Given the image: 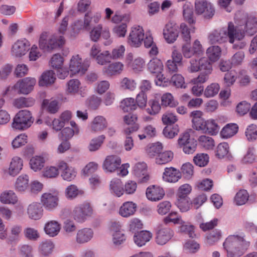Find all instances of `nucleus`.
Here are the masks:
<instances>
[{
	"label": "nucleus",
	"instance_id": "7ed1b4c3",
	"mask_svg": "<svg viewBox=\"0 0 257 257\" xmlns=\"http://www.w3.org/2000/svg\"><path fill=\"white\" fill-rule=\"evenodd\" d=\"M235 33L243 34L242 39L245 34L252 35L257 30V18L252 16H248L246 14L238 12L235 14Z\"/></svg>",
	"mask_w": 257,
	"mask_h": 257
},
{
	"label": "nucleus",
	"instance_id": "a19ab883",
	"mask_svg": "<svg viewBox=\"0 0 257 257\" xmlns=\"http://www.w3.org/2000/svg\"><path fill=\"white\" fill-rule=\"evenodd\" d=\"M200 74L196 78L192 79L191 80V83L193 84H202L206 82L209 79V75L212 73V65L206 67L201 70Z\"/></svg>",
	"mask_w": 257,
	"mask_h": 257
},
{
	"label": "nucleus",
	"instance_id": "0eeeda50",
	"mask_svg": "<svg viewBox=\"0 0 257 257\" xmlns=\"http://www.w3.org/2000/svg\"><path fill=\"white\" fill-rule=\"evenodd\" d=\"M93 210L90 203L85 202L79 204L74 208L71 214L73 219L78 223H83L91 216Z\"/></svg>",
	"mask_w": 257,
	"mask_h": 257
},
{
	"label": "nucleus",
	"instance_id": "8fccbe9b",
	"mask_svg": "<svg viewBox=\"0 0 257 257\" xmlns=\"http://www.w3.org/2000/svg\"><path fill=\"white\" fill-rule=\"evenodd\" d=\"M45 160L44 157L40 156H35L32 157L30 161V165L31 169L35 172L40 171L44 166Z\"/></svg>",
	"mask_w": 257,
	"mask_h": 257
},
{
	"label": "nucleus",
	"instance_id": "c85d7f7f",
	"mask_svg": "<svg viewBox=\"0 0 257 257\" xmlns=\"http://www.w3.org/2000/svg\"><path fill=\"white\" fill-rule=\"evenodd\" d=\"M0 202L2 204L15 205L19 202V198L12 190H6L0 194Z\"/></svg>",
	"mask_w": 257,
	"mask_h": 257
},
{
	"label": "nucleus",
	"instance_id": "7c9ffc66",
	"mask_svg": "<svg viewBox=\"0 0 257 257\" xmlns=\"http://www.w3.org/2000/svg\"><path fill=\"white\" fill-rule=\"evenodd\" d=\"M14 188L18 192L25 193L29 188V177L28 175L26 174L20 175L15 181Z\"/></svg>",
	"mask_w": 257,
	"mask_h": 257
},
{
	"label": "nucleus",
	"instance_id": "f704fd0d",
	"mask_svg": "<svg viewBox=\"0 0 257 257\" xmlns=\"http://www.w3.org/2000/svg\"><path fill=\"white\" fill-rule=\"evenodd\" d=\"M55 247L53 242L50 239L41 241L38 246L39 253L44 256H48L51 254Z\"/></svg>",
	"mask_w": 257,
	"mask_h": 257
},
{
	"label": "nucleus",
	"instance_id": "79ce46f5",
	"mask_svg": "<svg viewBox=\"0 0 257 257\" xmlns=\"http://www.w3.org/2000/svg\"><path fill=\"white\" fill-rule=\"evenodd\" d=\"M101 17V14L99 13H96L95 14H92L90 12L86 13L85 14L83 20L84 26H85L87 29L93 24L98 23Z\"/></svg>",
	"mask_w": 257,
	"mask_h": 257
},
{
	"label": "nucleus",
	"instance_id": "aec40b11",
	"mask_svg": "<svg viewBox=\"0 0 257 257\" xmlns=\"http://www.w3.org/2000/svg\"><path fill=\"white\" fill-rule=\"evenodd\" d=\"M211 63L205 57H202L199 60L192 59L189 61L187 66V71L190 73H195L201 71L211 65Z\"/></svg>",
	"mask_w": 257,
	"mask_h": 257
},
{
	"label": "nucleus",
	"instance_id": "f8f14e48",
	"mask_svg": "<svg viewBox=\"0 0 257 257\" xmlns=\"http://www.w3.org/2000/svg\"><path fill=\"white\" fill-rule=\"evenodd\" d=\"M30 45V42L25 38L17 40L12 45V55L17 58L23 57L29 51Z\"/></svg>",
	"mask_w": 257,
	"mask_h": 257
},
{
	"label": "nucleus",
	"instance_id": "0e129e2a",
	"mask_svg": "<svg viewBox=\"0 0 257 257\" xmlns=\"http://www.w3.org/2000/svg\"><path fill=\"white\" fill-rule=\"evenodd\" d=\"M80 85L81 83L78 79H71L67 83L66 91L69 94H75L78 92Z\"/></svg>",
	"mask_w": 257,
	"mask_h": 257
},
{
	"label": "nucleus",
	"instance_id": "f03ea898",
	"mask_svg": "<svg viewBox=\"0 0 257 257\" xmlns=\"http://www.w3.org/2000/svg\"><path fill=\"white\" fill-rule=\"evenodd\" d=\"M249 244L242 236L232 235L226 238L223 246L226 251L227 257H239L245 252Z\"/></svg>",
	"mask_w": 257,
	"mask_h": 257
},
{
	"label": "nucleus",
	"instance_id": "2f4dec72",
	"mask_svg": "<svg viewBox=\"0 0 257 257\" xmlns=\"http://www.w3.org/2000/svg\"><path fill=\"white\" fill-rule=\"evenodd\" d=\"M23 167V160L18 156L14 157L10 163L8 170V174L12 176L17 175L22 170Z\"/></svg>",
	"mask_w": 257,
	"mask_h": 257
},
{
	"label": "nucleus",
	"instance_id": "e2e57ef3",
	"mask_svg": "<svg viewBox=\"0 0 257 257\" xmlns=\"http://www.w3.org/2000/svg\"><path fill=\"white\" fill-rule=\"evenodd\" d=\"M42 105L44 108L51 113H56L59 109L58 101L55 99H44Z\"/></svg>",
	"mask_w": 257,
	"mask_h": 257
},
{
	"label": "nucleus",
	"instance_id": "b1692460",
	"mask_svg": "<svg viewBox=\"0 0 257 257\" xmlns=\"http://www.w3.org/2000/svg\"><path fill=\"white\" fill-rule=\"evenodd\" d=\"M181 178L180 171L173 167H166L163 173V180L169 183H176Z\"/></svg>",
	"mask_w": 257,
	"mask_h": 257
},
{
	"label": "nucleus",
	"instance_id": "680f3d73",
	"mask_svg": "<svg viewBox=\"0 0 257 257\" xmlns=\"http://www.w3.org/2000/svg\"><path fill=\"white\" fill-rule=\"evenodd\" d=\"M119 87L122 90L134 91L137 87V83L134 79L124 77L120 81Z\"/></svg>",
	"mask_w": 257,
	"mask_h": 257
},
{
	"label": "nucleus",
	"instance_id": "09e8293b",
	"mask_svg": "<svg viewBox=\"0 0 257 257\" xmlns=\"http://www.w3.org/2000/svg\"><path fill=\"white\" fill-rule=\"evenodd\" d=\"M65 197L69 200H73L76 198L78 195L83 193L82 191L79 189L77 186L74 184L68 185L64 191Z\"/></svg>",
	"mask_w": 257,
	"mask_h": 257
},
{
	"label": "nucleus",
	"instance_id": "f3484780",
	"mask_svg": "<svg viewBox=\"0 0 257 257\" xmlns=\"http://www.w3.org/2000/svg\"><path fill=\"white\" fill-rule=\"evenodd\" d=\"M36 83L35 78L26 77L18 81L14 86V88L20 93L28 94L33 89Z\"/></svg>",
	"mask_w": 257,
	"mask_h": 257
},
{
	"label": "nucleus",
	"instance_id": "a211bd4d",
	"mask_svg": "<svg viewBox=\"0 0 257 257\" xmlns=\"http://www.w3.org/2000/svg\"><path fill=\"white\" fill-rule=\"evenodd\" d=\"M121 163L119 156L115 155H108L105 158L102 168L105 172L112 173L117 170Z\"/></svg>",
	"mask_w": 257,
	"mask_h": 257
},
{
	"label": "nucleus",
	"instance_id": "4be33fe9",
	"mask_svg": "<svg viewBox=\"0 0 257 257\" xmlns=\"http://www.w3.org/2000/svg\"><path fill=\"white\" fill-rule=\"evenodd\" d=\"M107 125V121L104 116L97 115L90 123L89 129L93 133H99L104 131Z\"/></svg>",
	"mask_w": 257,
	"mask_h": 257
},
{
	"label": "nucleus",
	"instance_id": "4c0bfd02",
	"mask_svg": "<svg viewBox=\"0 0 257 257\" xmlns=\"http://www.w3.org/2000/svg\"><path fill=\"white\" fill-rule=\"evenodd\" d=\"M206 58L210 62H215L220 58L222 53L221 48L216 45L210 46L206 50Z\"/></svg>",
	"mask_w": 257,
	"mask_h": 257
},
{
	"label": "nucleus",
	"instance_id": "6ab92c4d",
	"mask_svg": "<svg viewBox=\"0 0 257 257\" xmlns=\"http://www.w3.org/2000/svg\"><path fill=\"white\" fill-rule=\"evenodd\" d=\"M178 26L174 22L168 23L163 29L164 38L168 43H173L177 39Z\"/></svg>",
	"mask_w": 257,
	"mask_h": 257
},
{
	"label": "nucleus",
	"instance_id": "49530a36",
	"mask_svg": "<svg viewBox=\"0 0 257 257\" xmlns=\"http://www.w3.org/2000/svg\"><path fill=\"white\" fill-rule=\"evenodd\" d=\"M229 150V147L227 143H221L216 148L215 156L218 159H223L225 157L229 158L230 156Z\"/></svg>",
	"mask_w": 257,
	"mask_h": 257
},
{
	"label": "nucleus",
	"instance_id": "6e6552de",
	"mask_svg": "<svg viewBox=\"0 0 257 257\" xmlns=\"http://www.w3.org/2000/svg\"><path fill=\"white\" fill-rule=\"evenodd\" d=\"M142 26L137 25L132 27L131 29L129 35L127 39V44L131 47L139 48L141 47L143 43L145 44V40L146 38V34Z\"/></svg>",
	"mask_w": 257,
	"mask_h": 257
},
{
	"label": "nucleus",
	"instance_id": "cd10ccee",
	"mask_svg": "<svg viewBox=\"0 0 257 257\" xmlns=\"http://www.w3.org/2000/svg\"><path fill=\"white\" fill-rule=\"evenodd\" d=\"M153 234L148 230H142L136 233L134 235L135 243L139 247L145 245L152 238Z\"/></svg>",
	"mask_w": 257,
	"mask_h": 257
},
{
	"label": "nucleus",
	"instance_id": "dca6fc26",
	"mask_svg": "<svg viewBox=\"0 0 257 257\" xmlns=\"http://www.w3.org/2000/svg\"><path fill=\"white\" fill-rule=\"evenodd\" d=\"M110 230L112 236V241L114 244L119 245L124 242L126 237L119 222H112L110 226Z\"/></svg>",
	"mask_w": 257,
	"mask_h": 257
},
{
	"label": "nucleus",
	"instance_id": "3c124183",
	"mask_svg": "<svg viewBox=\"0 0 257 257\" xmlns=\"http://www.w3.org/2000/svg\"><path fill=\"white\" fill-rule=\"evenodd\" d=\"M59 174L58 166H46L42 171V176L47 179H54L57 178Z\"/></svg>",
	"mask_w": 257,
	"mask_h": 257
},
{
	"label": "nucleus",
	"instance_id": "c03bdc74",
	"mask_svg": "<svg viewBox=\"0 0 257 257\" xmlns=\"http://www.w3.org/2000/svg\"><path fill=\"white\" fill-rule=\"evenodd\" d=\"M105 137L103 135L92 139L87 146V149L90 152H95L98 150L103 144Z\"/></svg>",
	"mask_w": 257,
	"mask_h": 257
},
{
	"label": "nucleus",
	"instance_id": "4d7b16f0",
	"mask_svg": "<svg viewBox=\"0 0 257 257\" xmlns=\"http://www.w3.org/2000/svg\"><path fill=\"white\" fill-rule=\"evenodd\" d=\"M64 61V59L62 56L59 54H55L52 56L49 64L53 69L58 70L63 67Z\"/></svg>",
	"mask_w": 257,
	"mask_h": 257
},
{
	"label": "nucleus",
	"instance_id": "052dcab7",
	"mask_svg": "<svg viewBox=\"0 0 257 257\" xmlns=\"http://www.w3.org/2000/svg\"><path fill=\"white\" fill-rule=\"evenodd\" d=\"M161 105L163 106H169L174 107L178 104L177 101L175 100L174 97L170 93H165L161 96Z\"/></svg>",
	"mask_w": 257,
	"mask_h": 257
},
{
	"label": "nucleus",
	"instance_id": "69168bd1",
	"mask_svg": "<svg viewBox=\"0 0 257 257\" xmlns=\"http://www.w3.org/2000/svg\"><path fill=\"white\" fill-rule=\"evenodd\" d=\"M219 129V126L214 119H209L206 120L205 133L214 135L218 132Z\"/></svg>",
	"mask_w": 257,
	"mask_h": 257
},
{
	"label": "nucleus",
	"instance_id": "c9c22d12",
	"mask_svg": "<svg viewBox=\"0 0 257 257\" xmlns=\"http://www.w3.org/2000/svg\"><path fill=\"white\" fill-rule=\"evenodd\" d=\"M148 69L153 74H162L164 70L162 61L157 57L153 58L147 64Z\"/></svg>",
	"mask_w": 257,
	"mask_h": 257
},
{
	"label": "nucleus",
	"instance_id": "5fc2aeb1",
	"mask_svg": "<svg viewBox=\"0 0 257 257\" xmlns=\"http://www.w3.org/2000/svg\"><path fill=\"white\" fill-rule=\"evenodd\" d=\"M143 132V134L138 135V137L140 140H143L147 138H154L156 136L157 133L156 127L151 124L144 126Z\"/></svg>",
	"mask_w": 257,
	"mask_h": 257
},
{
	"label": "nucleus",
	"instance_id": "4468645a",
	"mask_svg": "<svg viewBox=\"0 0 257 257\" xmlns=\"http://www.w3.org/2000/svg\"><path fill=\"white\" fill-rule=\"evenodd\" d=\"M58 166L62 179L66 181L71 182L76 178L77 172L76 169L63 160L58 162Z\"/></svg>",
	"mask_w": 257,
	"mask_h": 257
},
{
	"label": "nucleus",
	"instance_id": "e433bc0d",
	"mask_svg": "<svg viewBox=\"0 0 257 257\" xmlns=\"http://www.w3.org/2000/svg\"><path fill=\"white\" fill-rule=\"evenodd\" d=\"M109 189L113 195L118 197L124 194L123 185L121 181L118 178H114L110 181Z\"/></svg>",
	"mask_w": 257,
	"mask_h": 257
},
{
	"label": "nucleus",
	"instance_id": "a18cd8bd",
	"mask_svg": "<svg viewBox=\"0 0 257 257\" xmlns=\"http://www.w3.org/2000/svg\"><path fill=\"white\" fill-rule=\"evenodd\" d=\"M249 198V194L245 189L239 190L235 195L233 198V203L238 206L245 204Z\"/></svg>",
	"mask_w": 257,
	"mask_h": 257
},
{
	"label": "nucleus",
	"instance_id": "338daca9",
	"mask_svg": "<svg viewBox=\"0 0 257 257\" xmlns=\"http://www.w3.org/2000/svg\"><path fill=\"white\" fill-rule=\"evenodd\" d=\"M199 145L206 150L212 149L214 146V140L209 136L202 135L199 137Z\"/></svg>",
	"mask_w": 257,
	"mask_h": 257
},
{
	"label": "nucleus",
	"instance_id": "774afa93",
	"mask_svg": "<svg viewBox=\"0 0 257 257\" xmlns=\"http://www.w3.org/2000/svg\"><path fill=\"white\" fill-rule=\"evenodd\" d=\"M220 90V85L217 83H212L204 89V95L207 98L215 96Z\"/></svg>",
	"mask_w": 257,
	"mask_h": 257
},
{
	"label": "nucleus",
	"instance_id": "423d86ee",
	"mask_svg": "<svg viewBox=\"0 0 257 257\" xmlns=\"http://www.w3.org/2000/svg\"><path fill=\"white\" fill-rule=\"evenodd\" d=\"M89 66L90 62L88 60L83 59L78 54L73 55L69 63L70 76L72 77L76 74H84Z\"/></svg>",
	"mask_w": 257,
	"mask_h": 257
},
{
	"label": "nucleus",
	"instance_id": "ea45409f",
	"mask_svg": "<svg viewBox=\"0 0 257 257\" xmlns=\"http://www.w3.org/2000/svg\"><path fill=\"white\" fill-rule=\"evenodd\" d=\"M238 131L236 123H230L226 124L220 132V136L223 139H228L234 136Z\"/></svg>",
	"mask_w": 257,
	"mask_h": 257
},
{
	"label": "nucleus",
	"instance_id": "72a5a7b5",
	"mask_svg": "<svg viewBox=\"0 0 257 257\" xmlns=\"http://www.w3.org/2000/svg\"><path fill=\"white\" fill-rule=\"evenodd\" d=\"M56 79L55 73L53 70H47L44 72L39 79L40 86H49L52 85Z\"/></svg>",
	"mask_w": 257,
	"mask_h": 257
},
{
	"label": "nucleus",
	"instance_id": "6e6d98bb",
	"mask_svg": "<svg viewBox=\"0 0 257 257\" xmlns=\"http://www.w3.org/2000/svg\"><path fill=\"white\" fill-rule=\"evenodd\" d=\"M148 106L146 108L147 112L151 115L158 114L161 109V104L156 99H152L148 101Z\"/></svg>",
	"mask_w": 257,
	"mask_h": 257
},
{
	"label": "nucleus",
	"instance_id": "5701e85b",
	"mask_svg": "<svg viewBox=\"0 0 257 257\" xmlns=\"http://www.w3.org/2000/svg\"><path fill=\"white\" fill-rule=\"evenodd\" d=\"M108 64V65L104 67L102 69L103 73L108 77L119 75L124 69L123 64L119 61Z\"/></svg>",
	"mask_w": 257,
	"mask_h": 257
},
{
	"label": "nucleus",
	"instance_id": "1a4fd4ad",
	"mask_svg": "<svg viewBox=\"0 0 257 257\" xmlns=\"http://www.w3.org/2000/svg\"><path fill=\"white\" fill-rule=\"evenodd\" d=\"M89 55L99 65L104 66L111 61L110 52L108 50H102L97 45H93L91 47Z\"/></svg>",
	"mask_w": 257,
	"mask_h": 257
},
{
	"label": "nucleus",
	"instance_id": "864d4df0",
	"mask_svg": "<svg viewBox=\"0 0 257 257\" xmlns=\"http://www.w3.org/2000/svg\"><path fill=\"white\" fill-rule=\"evenodd\" d=\"M256 159L255 149L253 147H249L245 155L241 158L240 163L243 165L251 164L255 161Z\"/></svg>",
	"mask_w": 257,
	"mask_h": 257
},
{
	"label": "nucleus",
	"instance_id": "a878e982",
	"mask_svg": "<svg viewBox=\"0 0 257 257\" xmlns=\"http://www.w3.org/2000/svg\"><path fill=\"white\" fill-rule=\"evenodd\" d=\"M165 195L164 189L158 186L153 185L148 187L146 191L147 198L153 201L162 199Z\"/></svg>",
	"mask_w": 257,
	"mask_h": 257
},
{
	"label": "nucleus",
	"instance_id": "f257e3e1",
	"mask_svg": "<svg viewBox=\"0 0 257 257\" xmlns=\"http://www.w3.org/2000/svg\"><path fill=\"white\" fill-rule=\"evenodd\" d=\"M235 26L232 22H229L227 28H221L211 32L208 36L209 42L211 44H221L229 39L230 43H233L235 40H242L243 34H235Z\"/></svg>",
	"mask_w": 257,
	"mask_h": 257
},
{
	"label": "nucleus",
	"instance_id": "bb28decb",
	"mask_svg": "<svg viewBox=\"0 0 257 257\" xmlns=\"http://www.w3.org/2000/svg\"><path fill=\"white\" fill-rule=\"evenodd\" d=\"M61 226L60 223L55 220L48 221L44 225L45 233L49 237L56 236L60 232Z\"/></svg>",
	"mask_w": 257,
	"mask_h": 257
},
{
	"label": "nucleus",
	"instance_id": "37998d69",
	"mask_svg": "<svg viewBox=\"0 0 257 257\" xmlns=\"http://www.w3.org/2000/svg\"><path fill=\"white\" fill-rule=\"evenodd\" d=\"M144 45L146 48H151L149 52L150 56L155 57L159 53L158 48L154 42L153 38L151 33L146 34Z\"/></svg>",
	"mask_w": 257,
	"mask_h": 257
},
{
	"label": "nucleus",
	"instance_id": "39448f33",
	"mask_svg": "<svg viewBox=\"0 0 257 257\" xmlns=\"http://www.w3.org/2000/svg\"><path fill=\"white\" fill-rule=\"evenodd\" d=\"M34 118L31 112L28 110L19 111L13 118V128L24 131L29 128L34 122Z\"/></svg>",
	"mask_w": 257,
	"mask_h": 257
},
{
	"label": "nucleus",
	"instance_id": "de8ad7c7",
	"mask_svg": "<svg viewBox=\"0 0 257 257\" xmlns=\"http://www.w3.org/2000/svg\"><path fill=\"white\" fill-rule=\"evenodd\" d=\"M174 154L171 151L160 153L155 159V162L159 165H165L170 162L173 159Z\"/></svg>",
	"mask_w": 257,
	"mask_h": 257
},
{
	"label": "nucleus",
	"instance_id": "9b49d317",
	"mask_svg": "<svg viewBox=\"0 0 257 257\" xmlns=\"http://www.w3.org/2000/svg\"><path fill=\"white\" fill-rule=\"evenodd\" d=\"M40 201L46 210L53 211L59 204V194L55 192H45L42 194Z\"/></svg>",
	"mask_w": 257,
	"mask_h": 257
},
{
	"label": "nucleus",
	"instance_id": "20e7f679",
	"mask_svg": "<svg viewBox=\"0 0 257 257\" xmlns=\"http://www.w3.org/2000/svg\"><path fill=\"white\" fill-rule=\"evenodd\" d=\"M65 42L63 36L57 34L52 35L45 32L40 36L39 46L42 50L49 51L62 46Z\"/></svg>",
	"mask_w": 257,
	"mask_h": 257
},
{
	"label": "nucleus",
	"instance_id": "13d9d810",
	"mask_svg": "<svg viewBox=\"0 0 257 257\" xmlns=\"http://www.w3.org/2000/svg\"><path fill=\"white\" fill-rule=\"evenodd\" d=\"M176 205L182 212L188 211L192 206V202L189 197L178 198Z\"/></svg>",
	"mask_w": 257,
	"mask_h": 257
},
{
	"label": "nucleus",
	"instance_id": "412c9836",
	"mask_svg": "<svg viewBox=\"0 0 257 257\" xmlns=\"http://www.w3.org/2000/svg\"><path fill=\"white\" fill-rule=\"evenodd\" d=\"M27 214L30 219L38 220L43 216V209L39 202H33L28 206Z\"/></svg>",
	"mask_w": 257,
	"mask_h": 257
},
{
	"label": "nucleus",
	"instance_id": "473e14b6",
	"mask_svg": "<svg viewBox=\"0 0 257 257\" xmlns=\"http://www.w3.org/2000/svg\"><path fill=\"white\" fill-rule=\"evenodd\" d=\"M133 55L132 53H129L126 56V61L128 65L136 73H138L143 70L144 68L145 61L142 58L137 57L133 60Z\"/></svg>",
	"mask_w": 257,
	"mask_h": 257
},
{
	"label": "nucleus",
	"instance_id": "c756f323",
	"mask_svg": "<svg viewBox=\"0 0 257 257\" xmlns=\"http://www.w3.org/2000/svg\"><path fill=\"white\" fill-rule=\"evenodd\" d=\"M137 205L133 201H126L120 206L118 213L124 218L133 216L137 210Z\"/></svg>",
	"mask_w": 257,
	"mask_h": 257
},
{
	"label": "nucleus",
	"instance_id": "58836bf2",
	"mask_svg": "<svg viewBox=\"0 0 257 257\" xmlns=\"http://www.w3.org/2000/svg\"><path fill=\"white\" fill-rule=\"evenodd\" d=\"M138 130L139 126L135 125L133 127L126 128L124 130V132L126 135L123 143V146L125 151H130L134 148V141L133 138L130 136V135L134 132L137 131Z\"/></svg>",
	"mask_w": 257,
	"mask_h": 257
},
{
	"label": "nucleus",
	"instance_id": "bf43d9fd",
	"mask_svg": "<svg viewBox=\"0 0 257 257\" xmlns=\"http://www.w3.org/2000/svg\"><path fill=\"white\" fill-rule=\"evenodd\" d=\"M120 107L124 112L136 110L137 109V105L135 99L128 97L123 99L120 103Z\"/></svg>",
	"mask_w": 257,
	"mask_h": 257
},
{
	"label": "nucleus",
	"instance_id": "603ef678",
	"mask_svg": "<svg viewBox=\"0 0 257 257\" xmlns=\"http://www.w3.org/2000/svg\"><path fill=\"white\" fill-rule=\"evenodd\" d=\"M180 31L183 40L188 42L191 39L190 33L195 32V27L192 24L188 27L185 23H182L180 25Z\"/></svg>",
	"mask_w": 257,
	"mask_h": 257
},
{
	"label": "nucleus",
	"instance_id": "393cba45",
	"mask_svg": "<svg viewBox=\"0 0 257 257\" xmlns=\"http://www.w3.org/2000/svg\"><path fill=\"white\" fill-rule=\"evenodd\" d=\"M93 236L94 232L91 228L85 227L80 229L76 235V242L78 244L87 243L93 238Z\"/></svg>",
	"mask_w": 257,
	"mask_h": 257
},
{
	"label": "nucleus",
	"instance_id": "2eb2a0df",
	"mask_svg": "<svg viewBox=\"0 0 257 257\" xmlns=\"http://www.w3.org/2000/svg\"><path fill=\"white\" fill-rule=\"evenodd\" d=\"M181 52L184 58H190L194 55L201 54L203 52V49L200 42L196 40L193 43L192 47L188 43L183 44Z\"/></svg>",
	"mask_w": 257,
	"mask_h": 257
},
{
	"label": "nucleus",
	"instance_id": "9d476101",
	"mask_svg": "<svg viewBox=\"0 0 257 257\" xmlns=\"http://www.w3.org/2000/svg\"><path fill=\"white\" fill-rule=\"evenodd\" d=\"M195 12L197 15H202L204 18L209 19L215 14V8L212 4L207 0H195Z\"/></svg>",
	"mask_w": 257,
	"mask_h": 257
},
{
	"label": "nucleus",
	"instance_id": "ddd939ff",
	"mask_svg": "<svg viewBox=\"0 0 257 257\" xmlns=\"http://www.w3.org/2000/svg\"><path fill=\"white\" fill-rule=\"evenodd\" d=\"M174 231L164 224H160L157 228L155 240L160 245L166 244L173 236Z\"/></svg>",
	"mask_w": 257,
	"mask_h": 257
}]
</instances>
